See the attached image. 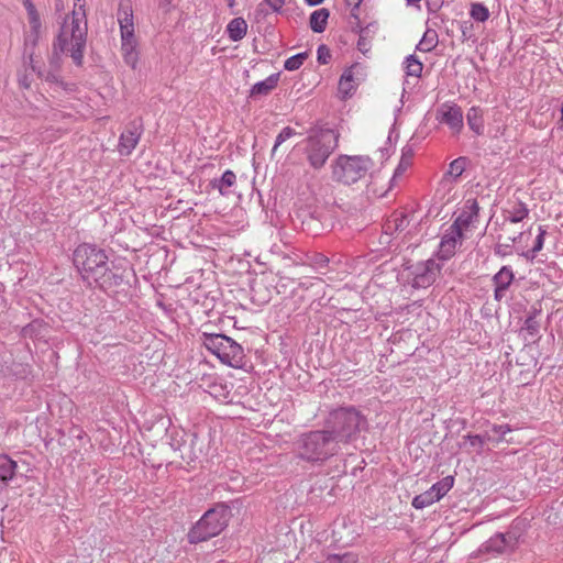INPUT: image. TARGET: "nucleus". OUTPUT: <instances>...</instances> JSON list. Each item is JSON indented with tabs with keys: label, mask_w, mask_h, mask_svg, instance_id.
Wrapping results in <instances>:
<instances>
[{
	"label": "nucleus",
	"mask_w": 563,
	"mask_h": 563,
	"mask_svg": "<svg viewBox=\"0 0 563 563\" xmlns=\"http://www.w3.org/2000/svg\"><path fill=\"white\" fill-rule=\"evenodd\" d=\"M542 249H528L527 251L522 252L520 254V256L526 261V262H531L533 263L534 261H538V262H542L541 260H538V253L539 251H541Z\"/></svg>",
	"instance_id": "obj_42"
},
{
	"label": "nucleus",
	"mask_w": 563,
	"mask_h": 563,
	"mask_svg": "<svg viewBox=\"0 0 563 563\" xmlns=\"http://www.w3.org/2000/svg\"><path fill=\"white\" fill-rule=\"evenodd\" d=\"M439 501L433 492L430 489L426 490L424 493L417 495L412 499V507L416 509H423L434 503Z\"/></svg>",
	"instance_id": "obj_31"
},
{
	"label": "nucleus",
	"mask_w": 563,
	"mask_h": 563,
	"mask_svg": "<svg viewBox=\"0 0 563 563\" xmlns=\"http://www.w3.org/2000/svg\"><path fill=\"white\" fill-rule=\"evenodd\" d=\"M143 130L141 119H135L128 124L119 139L118 151L121 155L128 156L134 151L143 134Z\"/></svg>",
	"instance_id": "obj_13"
},
{
	"label": "nucleus",
	"mask_w": 563,
	"mask_h": 563,
	"mask_svg": "<svg viewBox=\"0 0 563 563\" xmlns=\"http://www.w3.org/2000/svg\"><path fill=\"white\" fill-rule=\"evenodd\" d=\"M358 555L354 552H345L343 554H329L323 563H356Z\"/></svg>",
	"instance_id": "obj_34"
},
{
	"label": "nucleus",
	"mask_w": 563,
	"mask_h": 563,
	"mask_svg": "<svg viewBox=\"0 0 563 563\" xmlns=\"http://www.w3.org/2000/svg\"><path fill=\"white\" fill-rule=\"evenodd\" d=\"M378 31V23L371 22L366 26L360 30V36L357 41V49L362 54H367L372 48V41Z\"/></svg>",
	"instance_id": "obj_18"
},
{
	"label": "nucleus",
	"mask_w": 563,
	"mask_h": 563,
	"mask_svg": "<svg viewBox=\"0 0 563 563\" xmlns=\"http://www.w3.org/2000/svg\"><path fill=\"white\" fill-rule=\"evenodd\" d=\"M471 18L476 22H486L489 19V10L486 5L481 2L471 3L470 9Z\"/></svg>",
	"instance_id": "obj_33"
},
{
	"label": "nucleus",
	"mask_w": 563,
	"mask_h": 563,
	"mask_svg": "<svg viewBox=\"0 0 563 563\" xmlns=\"http://www.w3.org/2000/svg\"><path fill=\"white\" fill-rule=\"evenodd\" d=\"M27 13L36 10L35 5L31 0H22Z\"/></svg>",
	"instance_id": "obj_48"
},
{
	"label": "nucleus",
	"mask_w": 563,
	"mask_h": 563,
	"mask_svg": "<svg viewBox=\"0 0 563 563\" xmlns=\"http://www.w3.org/2000/svg\"><path fill=\"white\" fill-rule=\"evenodd\" d=\"M454 485V477L449 475L443 477L441 481L433 484L429 489L433 492L438 500H440L442 497H444L453 487Z\"/></svg>",
	"instance_id": "obj_28"
},
{
	"label": "nucleus",
	"mask_w": 563,
	"mask_h": 563,
	"mask_svg": "<svg viewBox=\"0 0 563 563\" xmlns=\"http://www.w3.org/2000/svg\"><path fill=\"white\" fill-rule=\"evenodd\" d=\"M465 167H466V158L459 157V158L454 159L453 162H451L448 173L451 176L456 178L463 174V172L465 170Z\"/></svg>",
	"instance_id": "obj_38"
},
{
	"label": "nucleus",
	"mask_w": 563,
	"mask_h": 563,
	"mask_svg": "<svg viewBox=\"0 0 563 563\" xmlns=\"http://www.w3.org/2000/svg\"><path fill=\"white\" fill-rule=\"evenodd\" d=\"M264 2L274 11L280 12L282 8L285 4L284 0H264Z\"/></svg>",
	"instance_id": "obj_44"
},
{
	"label": "nucleus",
	"mask_w": 563,
	"mask_h": 563,
	"mask_svg": "<svg viewBox=\"0 0 563 563\" xmlns=\"http://www.w3.org/2000/svg\"><path fill=\"white\" fill-rule=\"evenodd\" d=\"M560 112H561V121H563V101H562V104H561Z\"/></svg>",
	"instance_id": "obj_56"
},
{
	"label": "nucleus",
	"mask_w": 563,
	"mask_h": 563,
	"mask_svg": "<svg viewBox=\"0 0 563 563\" xmlns=\"http://www.w3.org/2000/svg\"><path fill=\"white\" fill-rule=\"evenodd\" d=\"M355 81H354V75H353V67L347 68L343 71L341 75L340 81H339V91L344 96H351L355 90Z\"/></svg>",
	"instance_id": "obj_25"
},
{
	"label": "nucleus",
	"mask_w": 563,
	"mask_h": 563,
	"mask_svg": "<svg viewBox=\"0 0 563 563\" xmlns=\"http://www.w3.org/2000/svg\"><path fill=\"white\" fill-rule=\"evenodd\" d=\"M121 51L124 62L134 69L139 60L134 34L130 36H121Z\"/></svg>",
	"instance_id": "obj_17"
},
{
	"label": "nucleus",
	"mask_w": 563,
	"mask_h": 563,
	"mask_svg": "<svg viewBox=\"0 0 563 563\" xmlns=\"http://www.w3.org/2000/svg\"><path fill=\"white\" fill-rule=\"evenodd\" d=\"M306 1H307V3H308L309 5H318V4H320L323 0H306Z\"/></svg>",
	"instance_id": "obj_52"
},
{
	"label": "nucleus",
	"mask_w": 563,
	"mask_h": 563,
	"mask_svg": "<svg viewBox=\"0 0 563 563\" xmlns=\"http://www.w3.org/2000/svg\"><path fill=\"white\" fill-rule=\"evenodd\" d=\"M467 125L477 135L484 131L483 111L479 107H472L466 113Z\"/></svg>",
	"instance_id": "obj_22"
},
{
	"label": "nucleus",
	"mask_w": 563,
	"mask_h": 563,
	"mask_svg": "<svg viewBox=\"0 0 563 563\" xmlns=\"http://www.w3.org/2000/svg\"><path fill=\"white\" fill-rule=\"evenodd\" d=\"M229 5L232 7L234 4V0H228Z\"/></svg>",
	"instance_id": "obj_58"
},
{
	"label": "nucleus",
	"mask_w": 563,
	"mask_h": 563,
	"mask_svg": "<svg viewBox=\"0 0 563 563\" xmlns=\"http://www.w3.org/2000/svg\"><path fill=\"white\" fill-rule=\"evenodd\" d=\"M408 4H417L419 3L421 0H406Z\"/></svg>",
	"instance_id": "obj_54"
},
{
	"label": "nucleus",
	"mask_w": 563,
	"mask_h": 563,
	"mask_svg": "<svg viewBox=\"0 0 563 563\" xmlns=\"http://www.w3.org/2000/svg\"><path fill=\"white\" fill-rule=\"evenodd\" d=\"M236 181L235 174L227 169L220 178H216L211 180V186L214 189H218L221 195H227L229 192V188H231Z\"/></svg>",
	"instance_id": "obj_23"
},
{
	"label": "nucleus",
	"mask_w": 563,
	"mask_h": 563,
	"mask_svg": "<svg viewBox=\"0 0 563 563\" xmlns=\"http://www.w3.org/2000/svg\"><path fill=\"white\" fill-rule=\"evenodd\" d=\"M230 515V508L224 504L209 509L189 531V541L198 543L218 536L227 527Z\"/></svg>",
	"instance_id": "obj_8"
},
{
	"label": "nucleus",
	"mask_w": 563,
	"mask_h": 563,
	"mask_svg": "<svg viewBox=\"0 0 563 563\" xmlns=\"http://www.w3.org/2000/svg\"><path fill=\"white\" fill-rule=\"evenodd\" d=\"M473 448L483 449V446L490 440L488 434H467L464 437Z\"/></svg>",
	"instance_id": "obj_39"
},
{
	"label": "nucleus",
	"mask_w": 563,
	"mask_h": 563,
	"mask_svg": "<svg viewBox=\"0 0 563 563\" xmlns=\"http://www.w3.org/2000/svg\"><path fill=\"white\" fill-rule=\"evenodd\" d=\"M397 221H401V223H404L407 221V217L401 212H395L387 219L386 223L383 227L384 234L380 236V241H379L380 244H384V243L389 244L390 243V240H388V238H389V235L393 234L394 231H396L395 228L393 227V222H397Z\"/></svg>",
	"instance_id": "obj_26"
},
{
	"label": "nucleus",
	"mask_w": 563,
	"mask_h": 563,
	"mask_svg": "<svg viewBox=\"0 0 563 563\" xmlns=\"http://www.w3.org/2000/svg\"><path fill=\"white\" fill-rule=\"evenodd\" d=\"M514 280V273L508 266H503L500 271L494 276L495 286L508 289Z\"/></svg>",
	"instance_id": "obj_32"
},
{
	"label": "nucleus",
	"mask_w": 563,
	"mask_h": 563,
	"mask_svg": "<svg viewBox=\"0 0 563 563\" xmlns=\"http://www.w3.org/2000/svg\"><path fill=\"white\" fill-rule=\"evenodd\" d=\"M27 19L30 24L29 40L32 42V44H35L37 42L40 30L42 26L37 10L27 13Z\"/></svg>",
	"instance_id": "obj_30"
},
{
	"label": "nucleus",
	"mask_w": 563,
	"mask_h": 563,
	"mask_svg": "<svg viewBox=\"0 0 563 563\" xmlns=\"http://www.w3.org/2000/svg\"><path fill=\"white\" fill-rule=\"evenodd\" d=\"M406 225L407 221L404 223H401V221L393 222V227L395 228L396 231L404 230Z\"/></svg>",
	"instance_id": "obj_50"
},
{
	"label": "nucleus",
	"mask_w": 563,
	"mask_h": 563,
	"mask_svg": "<svg viewBox=\"0 0 563 563\" xmlns=\"http://www.w3.org/2000/svg\"><path fill=\"white\" fill-rule=\"evenodd\" d=\"M411 156H412L411 148H408L407 151L404 148L402 156H401L398 167L395 170V175L399 174L401 170H404L407 166L410 165Z\"/></svg>",
	"instance_id": "obj_40"
},
{
	"label": "nucleus",
	"mask_w": 563,
	"mask_h": 563,
	"mask_svg": "<svg viewBox=\"0 0 563 563\" xmlns=\"http://www.w3.org/2000/svg\"><path fill=\"white\" fill-rule=\"evenodd\" d=\"M438 33L434 30H427L417 45L420 52H431L438 45Z\"/></svg>",
	"instance_id": "obj_29"
},
{
	"label": "nucleus",
	"mask_w": 563,
	"mask_h": 563,
	"mask_svg": "<svg viewBox=\"0 0 563 563\" xmlns=\"http://www.w3.org/2000/svg\"><path fill=\"white\" fill-rule=\"evenodd\" d=\"M16 462L7 454H0V495L5 490L16 472Z\"/></svg>",
	"instance_id": "obj_16"
},
{
	"label": "nucleus",
	"mask_w": 563,
	"mask_h": 563,
	"mask_svg": "<svg viewBox=\"0 0 563 563\" xmlns=\"http://www.w3.org/2000/svg\"><path fill=\"white\" fill-rule=\"evenodd\" d=\"M298 218L301 220L302 230L311 235H319L324 229L323 219L324 214L320 211L301 210L298 213Z\"/></svg>",
	"instance_id": "obj_14"
},
{
	"label": "nucleus",
	"mask_w": 563,
	"mask_h": 563,
	"mask_svg": "<svg viewBox=\"0 0 563 563\" xmlns=\"http://www.w3.org/2000/svg\"><path fill=\"white\" fill-rule=\"evenodd\" d=\"M492 431L499 437L498 441H504L505 435L511 431L509 424H494Z\"/></svg>",
	"instance_id": "obj_41"
},
{
	"label": "nucleus",
	"mask_w": 563,
	"mask_h": 563,
	"mask_svg": "<svg viewBox=\"0 0 563 563\" xmlns=\"http://www.w3.org/2000/svg\"><path fill=\"white\" fill-rule=\"evenodd\" d=\"M506 212V218L512 223L522 221L529 213L527 206L521 201L511 205Z\"/></svg>",
	"instance_id": "obj_27"
},
{
	"label": "nucleus",
	"mask_w": 563,
	"mask_h": 563,
	"mask_svg": "<svg viewBox=\"0 0 563 563\" xmlns=\"http://www.w3.org/2000/svg\"><path fill=\"white\" fill-rule=\"evenodd\" d=\"M87 18L85 0H75L70 16H67L54 42V51L68 53L76 66L84 63V52L87 42Z\"/></svg>",
	"instance_id": "obj_1"
},
{
	"label": "nucleus",
	"mask_w": 563,
	"mask_h": 563,
	"mask_svg": "<svg viewBox=\"0 0 563 563\" xmlns=\"http://www.w3.org/2000/svg\"><path fill=\"white\" fill-rule=\"evenodd\" d=\"M380 152H382V157L389 156V150L388 148L380 150Z\"/></svg>",
	"instance_id": "obj_53"
},
{
	"label": "nucleus",
	"mask_w": 563,
	"mask_h": 563,
	"mask_svg": "<svg viewBox=\"0 0 563 563\" xmlns=\"http://www.w3.org/2000/svg\"><path fill=\"white\" fill-rule=\"evenodd\" d=\"M472 25H468L466 22L461 25L462 34L465 40L471 37L470 31Z\"/></svg>",
	"instance_id": "obj_46"
},
{
	"label": "nucleus",
	"mask_w": 563,
	"mask_h": 563,
	"mask_svg": "<svg viewBox=\"0 0 563 563\" xmlns=\"http://www.w3.org/2000/svg\"><path fill=\"white\" fill-rule=\"evenodd\" d=\"M454 255L453 249H439L435 258H429L412 266V286L427 288L431 286L441 271L442 262Z\"/></svg>",
	"instance_id": "obj_10"
},
{
	"label": "nucleus",
	"mask_w": 563,
	"mask_h": 563,
	"mask_svg": "<svg viewBox=\"0 0 563 563\" xmlns=\"http://www.w3.org/2000/svg\"><path fill=\"white\" fill-rule=\"evenodd\" d=\"M367 426L366 418L354 407H340L332 410L325 421V430L342 449V445L356 440L361 430Z\"/></svg>",
	"instance_id": "obj_3"
},
{
	"label": "nucleus",
	"mask_w": 563,
	"mask_h": 563,
	"mask_svg": "<svg viewBox=\"0 0 563 563\" xmlns=\"http://www.w3.org/2000/svg\"><path fill=\"white\" fill-rule=\"evenodd\" d=\"M374 167L367 155H339L332 166L333 179L344 185H353L363 179Z\"/></svg>",
	"instance_id": "obj_9"
},
{
	"label": "nucleus",
	"mask_w": 563,
	"mask_h": 563,
	"mask_svg": "<svg viewBox=\"0 0 563 563\" xmlns=\"http://www.w3.org/2000/svg\"><path fill=\"white\" fill-rule=\"evenodd\" d=\"M541 314V308L532 306L528 312L525 323L521 328L522 332H526L531 339L540 336V324L537 318Z\"/></svg>",
	"instance_id": "obj_19"
},
{
	"label": "nucleus",
	"mask_w": 563,
	"mask_h": 563,
	"mask_svg": "<svg viewBox=\"0 0 563 563\" xmlns=\"http://www.w3.org/2000/svg\"><path fill=\"white\" fill-rule=\"evenodd\" d=\"M339 134L331 129L313 130L303 141L305 154L309 165L320 169L327 163L329 156L338 147Z\"/></svg>",
	"instance_id": "obj_6"
},
{
	"label": "nucleus",
	"mask_w": 563,
	"mask_h": 563,
	"mask_svg": "<svg viewBox=\"0 0 563 563\" xmlns=\"http://www.w3.org/2000/svg\"><path fill=\"white\" fill-rule=\"evenodd\" d=\"M27 13L36 10L35 5L31 0H22Z\"/></svg>",
	"instance_id": "obj_47"
},
{
	"label": "nucleus",
	"mask_w": 563,
	"mask_h": 563,
	"mask_svg": "<svg viewBox=\"0 0 563 563\" xmlns=\"http://www.w3.org/2000/svg\"><path fill=\"white\" fill-rule=\"evenodd\" d=\"M519 533L515 530H509L506 533H496L479 547L478 553L498 555L512 551L519 543Z\"/></svg>",
	"instance_id": "obj_11"
},
{
	"label": "nucleus",
	"mask_w": 563,
	"mask_h": 563,
	"mask_svg": "<svg viewBox=\"0 0 563 563\" xmlns=\"http://www.w3.org/2000/svg\"><path fill=\"white\" fill-rule=\"evenodd\" d=\"M341 449L325 429L302 433L295 442L296 456L317 464L336 455Z\"/></svg>",
	"instance_id": "obj_4"
},
{
	"label": "nucleus",
	"mask_w": 563,
	"mask_h": 563,
	"mask_svg": "<svg viewBox=\"0 0 563 563\" xmlns=\"http://www.w3.org/2000/svg\"><path fill=\"white\" fill-rule=\"evenodd\" d=\"M363 0H346L347 4L354 9L358 8Z\"/></svg>",
	"instance_id": "obj_51"
},
{
	"label": "nucleus",
	"mask_w": 563,
	"mask_h": 563,
	"mask_svg": "<svg viewBox=\"0 0 563 563\" xmlns=\"http://www.w3.org/2000/svg\"><path fill=\"white\" fill-rule=\"evenodd\" d=\"M318 62L320 64H327L330 58V52L325 45H320L317 49Z\"/></svg>",
	"instance_id": "obj_43"
},
{
	"label": "nucleus",
	"mask_w": 563,
	"mask_h": 563,
	"mask_svg": "<svg viewBox=\"0 0 563 563\" xmlns=\"http://www.w3.org/2000/svg\"><path fill=\"white\" fill-rule=\"evenodd\" d=\"M327 262H328V257H325V256L321 255V256H320V263L324 264V263H327Z\"/></svg>",
	"instance_id": "obj_55"
},
{
	"label": "nucleus",
	"mask_w": 563,
	"mask_h": 563,
	"mask_svg": "<svg viewBox=\"0 0 563 563\" xmlns=\"http://www.w3.org/2000/svg\"><path fill=\"white\" fill-rule=\"evenodd\" d=\"M544 243V232L540 231L538 236L536 238L534 245L533 246H542Z\"/></svg>",
	"instance_id": "obj_49"
},
{
	"label": "nucleus",
	"mask_w": 563,
	"mask_h": 563,
	"mask_svg": "<svg viewBox=\"0 0 563 563\" xmlns=\"http://www.w3.org/2000/svg\"><path fill=\"white\" fill-rule=\"evenodd\" d=\"M506 291H507L506 288L495 286V299L500 301L505 297Z\"/></svg>",
	"instance_id": "obj_45"
},
{
	"label": "nucleus",
	"mask_w": 563,
	"mask_h": 563,
	"mask_svg": "<svg viewBox=\"0 0 563 563\" xmlns=\"http://www.w3.org/2000/svg\"><path fill=\"white\" fill-rule=\"evenodd\" d=\"M202 344L224 365L242 368L245 364L243 347L230 336L220 333H202Z\"/></svg>",
	"instance_id": "obj_7"
},
{
	"label": "nucleus",
	"mask_w": 563,
	"mask_h": 563,
	"mask_svg": "<svg viewBox=\"0 0 563 563\" xmlns=\"http://www.w3.org/2000/svg\"><path fill=\"white\" fill-rule=\"evenodd\" d=\"M247 32V23L243 18H234L227 26V33L231 41H241Z\"/></svg>",
	"instance_id": "obj_21"
},
{
	"label": "nucleus",
	"mask_w": 563,
	"mask_h": 563,
	"mask_svg": "<svg viewBox=\"0 0 563 563\" xmlns=\"http://www.w3.org/2000/svg\"><path fill=\"white\" fill-rule=\"evenodd\" d=\"M497 253L500 254V255H506L507 253L506 252H501V249H497Z\"/></svg>",
	"instance_id": "obj_57"
},
{
	"label": "nucleus",
	"mask_w": 563,
	"mask_h": 563,
	"mask_svg": "<svg viewBox=\"0 0 563 563\" xmlns=\"http://www.w3.org/2000/svg\"><path fill=\"white\" fill-rule=\"evenodd\" d=\"M405 64H406V74L408 76L420 77L423 66H422V63L416 58L415 55H409L406 58Z\"/></svg>",
	"instance_id": "obj_35"
},
{
	"label": "nucleus",
	"mask_w": 563,
	"mask_h": 563,
	"mask_svg": "<svg viewBox=\"0 0 563 563\" xmlns=\"http://www.w3.org/2000/svg\"><path fill=\"white\" fill-rule=\"evenodd\" d=\"M279 74L275 73L269 75L264 80L254 84L250 90L251 97L253 96H266L278 85Z\"/></svg>",
	"instance_id": "obj_20"
},
{
	"label": "nucleus",
	"mask_w": 563,
	"mask_h": 563,
	"mask_svg": "<svg viewBox=\"0 0 563 563\" xmlns=\"http://www.w3.org/2000/svg\"><path fill=\"white\" fill-rule=\"evenodd\" d=\"M437 120L446 124L453 133L459 134L463 126V111L460 106L452 101L442 103L437 111Z\"/></svg>",
	"instance_id": "obj_12"
},
{
	"label": "nucleus",
	"mask_w": 563,
	"mask_h": 563,
	"mask_svg": "<svg viewBox=\"0 0 563 563\" xmlns=\"http://www.w3.org/2000/svg\"><path fill=\"white\" fill-rule=\"evenodd\" d=\"M118 22L120 25L121 36H130L134 34L133 10L129 1L120 2L118 10Z\"/></svg>",
	"instance_id": "obj_15"
},
{
	"label": "nucleus",
	"mask_w": 563,
	"mask_h": 563,
	"mask_svg": "<svg viewBox=\"0 0 563 563\" xmlns=\"http://www.w3.org/2000/svg\"><path fill=\"white\" fill-rule=\"evenodd\" d=\"M453 223L443 232L439 246H456L467 242L477 230L479 206L476 199H466L457 209Z\"/></svg>",
	"instance_id": "obj_5"
},
{
	"label": "nucleus",
	"mask_w": 563,
	"mask_h": 563,
	"mask_svg": "<svg viewBox=\"0 0 563 563\" xmlns=\"http://www.w3.org/2000/svg\"><path fill=\"white\" fill-rule=\"evenodd\" d=\"M73 261L82 278L107 289L119 285L122 278L109 269L108 255L103 249H75Z\"/></svg>",
	"instance_id": "obj_2"
},
{
	"label": "nucleus",
	"mask_w": 563,
	"mask_h": 563,
	"mask_svg": "<svg viewBox=\"0 0 563 563\" xmlns=\"http://www.w3.org/2000/svg\"><path fill=\"white\" fill-rule=\"evenodd\" d=\"M308 53L302 52L290 56L285 60L284 68L289 71L297 70L301 67L303 62L307 59Z\"/></svg>",
	"instance_id": "obj_36"
},
{
	"label": "nucleus",
	"mask_w": 563,
	"mask_h": 563,
	"mask_svg": "<svg viewBox=\"0 0 563 563\" xmlns=\"http://www.w3.org/2000/svg\"><path fill=\"white\" fill-rule=\"evenodd\" d=\"M296 135V131L291 126H285L276 136L274 146L272 148V155H274L277 148L287 140Z\"/></svg>",
	"instance_id": "obj_37"
},
{
	"label": "nucleus",
	"mask_w": 563,
	"mask_h": 563,
	"mask_svg": "<svg viewBox=\"0 0 563 563\" xmlns=\"http://www.w3.org/2000/svg\"><path fill=\"white\" fill-rule=\"evenodd\" d=\"M329 19V11L324 8L313 11L310 15V27L316 33H321L325 30Z\"/></svg>",
	"instance_id": "obj_24"
}]
</instances>
